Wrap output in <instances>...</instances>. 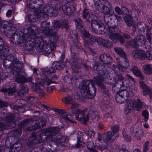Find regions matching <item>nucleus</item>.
Masks as SVG:
<instances>
[{"instance_id": "6ab92c4d", "label": "nucleus", "mask_w": 152, "mask_h": 152, "mask_svg": "<svg viewBox=\"0 0 152 152\" xmlns=\"http://www.w3.org/2000/svg\"><path fill=\"white\" fill-rule=\"evenodd\" d=\"M14 116L11 115L6 116V120L7 124H5L6 128L7 129H10L13 128L15 126V123L13 121ZM4 121H2L0 122V130H2L5 127V124H3Z\"/></svg>"}, {"instance_id": "423d86ee", "label": "nucleus", "mask_w": 152, "mask_h": 152, "mask_svg": "<svg viewBox=\"0 0 152 152\" xmlns=\"http://www.w3.org/2000/svg\"><path fill=\"white\" fill-rule=\"evenodd\" d=\"M60 7H58L56 6L53 8L51 6H48L46 7H44L40 12L37 10L34 14H29L28 15V20L29 21L34 22L40 21L42 18L47 19L48 16H51L54 11L60 9Z\"/></svg>"}, {"instance_id": "39448f33", "label": "nucleus", "mask_w": 152, "mask_h": 152, "mask_svg": "<svg viewBox=\"0 0 152 152\" xmlns=\"http://www.w3.org/2000/svg\"><path fill=\"white\" fill-rule=\"evenodd\" d=\"M81 96L83 98L92 99L95 96L96 88L93 86V83L91 80H83L79 86Z\"/></svg>"}, {"instance_id": "3c124183", "label": "nucleus", "mask_w": 152, "mask_h": 152, "mask_svg": "<svg viewBox=\"0 0 152 152\" xmlns=\"http://www.w3.org/2000/svg\"><path fill=\"white\" fill-rule=\"evenodd\" d=\"M60 89L61 91L65 92H68L70 90V89L69 88L67 87H60Z\"/></svg>"}, {"instance_id": "6e6552de", "label": "nucleus", "mask_w": 152, "mask_h": 152, "mask_svg": "<svg viewBox=\"0 0 152 152\" xmlns=\"http://www.w3.org/2000/svg\"><path fill=\"white\" fill-rule=\"evenodd\" d=\"M114 50L116 53L121 57V58L116 59L118 69L123 72H126L129 66L126 54L123 49L119 47L115 48Z\"/></svg>"}, {"instance_id": "ea45409f", "label": "nucleus", "mask_w": 152, "mask_h": 152, "mask_svg": "<svg viewBox=\"0 0 152 152\" xmlns=\"http://www.w3.org/2000/svg\"><path fill=\"white\" fill-rule=\"evenodd\" d=\"M72 33H74V34L73 35H72V37L73 38H75V39L73 40H72V41H73V42L74 44H76L78 42V39L77 38V31L76 30H74L73 31H72Z\"/></svg>"}, {"instance_id": "20e7f679", "label": "nucleus", "mask_w": 152, "mask_h": 152, "mask_svg": "<svg viewBox=\"0 0 152 152\" xmlns=\"http://www.w3.org/2000/svg\"><path fill=\"white\" fill-rule=\"evenodd\" d=\"M96 9L99 11L107 15L113 22L116 20L117 15L115 14L113 7L111 3L108 1L100 0L95 4Z\"/></svg>"}, {"instance_id": "a211bd4d", "label": "nucleus", "mask_w": 152, "mask_h": 152, "mask_svg": "<svg viewBox=\"0 0 152 152\" xmlns=\"http://www.w3.org/2000/svg\"><path fill=\"white\" fill-rule=\"evenodd\" d=\"M64 66V63L61 61L54 62L53 63L51 67L50 68L49 70L42 71L40 73L47 75V73H54L56 72V70H61Z\"/></svg>"}, {"instance_id": "473e14b6", "label": "nucleus", "mask_w": 152, "mask_h": 152, "mask_svg": "<svg viewBox=\"0 0 152 152\" xmlns=\"http://www.w3.org/2000/svg\"><path fill=\"white\" fill-rule=\"evenodd\" d=\"M144 73L147 75L152 74V68L149 64L145 65L143 67Z\"/></svg>"}, {"instance_id": "052dcab7", "label": "nucleus", "mask_w": 152, "mask_h": 152, "mask_svg": "<svg viewBox=\"0 0 152 152\" xmlns=\"http://www.w3.org/2000/svg\"><path fill=\"white\" fill-rule=\"evenodd\" d=\"M15 150V148H12L10 149L9 152H18L19 151V148H18V149H16V150Z\"/></svg>"}, {"instance_id": "4be33fe9", "label": "nucleus", "mask_w": 152, "mask_h": 152, "mask_svg": "<svg viewBox=\"0 0 152 152\" xmlns=\"http://www.w3.org/2000/svg\"><path fill=\"white\" fill-rule=\"evenodd\" d=\"M132 53L133 56L135 59L143 60L145 59V52L144 50H134Z\"/></svg>"}, {"instance_id": "a878e982", "label": "nucleus", "mask_w": 152, "mask_h": 152, "mask_svg": "<svg viewBox=\"0 0 152 152\" xmlns=\"http://www.w3.org/2000/svg\"><path fill=\"white\" fill-rule=\"evenodd\" d=\"M101 61L103 63L108 64L110 63L112 61V58L108 54H106L102 55L100 57Z\"/></svg>"}, {"instance_id": "4468645a", "label": "nucleus", "mask_w": 152, "mask_h": 152, "mask_svg": "<svg viewBox=\"0 0 152 152\" xmlns=\"http://www.w3.org/2000/svg\"><path fill=\"white\" fill-rule=\"evenodd\" d=\"M112 132H108L106 134H104L103 136L104 140H107L112 142L113 141L117 140L119 136L118 132L119 127L118 125H116L111 126Z\"/></svg>"}, {"instance_id": "f8f14e48", "label": "nucleus", "mask_w": 152, "mask_h": 152, "mask_svg": "<svg viewBox=\"0 0 152 152\" xmlns=\"http://www.w3.org/2000/svg\"><path fill=\"white\" fill-rule=\"evenodd\" d=\"M118 30L116 27H108L106 32V36L110 38L113 42L116 43L118 40L121 44L124 43V39L123 37L119 35L118 33Z\"/></svg>"}, {"instance_id": "72a5a7b5", "label": "nucleus", "mask_w": 152, "mask_h": 152, "mask_svg": "<svg viewBox=\"0 0 152 152\" xmlns=\"http://www.w3.org/2000/svg\"><path fill=\"white\" fill-rule=\"evenodd\" d=\"M64 80L66 83L69 84H73L75 80L78 79V78L73 76L72 77L70 76H66L64 77Z\"/></svg>"}, {"instance_id": "dca6fc26", "label": "nucleus", "mask_w": 152, "mask_h": 152, "mask_svg": "<svg viewBox=\"0 0 152 152\" xmlns=\"http://www.w3.org/2000/svg\"><path fill=\"white\" fill-rule=\"evenodd\" d=\"M8 47L6 45H0V52L1 58L4 61L7 60L11 61L14 60V57L11 55H7L8 53Z\"/></svg>"}, {"instance_id": "cd10ccee", "label": "nucleus", "mask_w": 152, "mask_h": 152, "mask_svg": "<svg viewBox=\"0 0 152 152\" xmlns=\"http://www.w3.org/2000/svg\"><path fill=\"white\" fill-rule=\"evenodd\" d=\"M39 2L41 4L43 3L42 0H31L29 2L30 7L32 9H37V5L40 6L41 4H39ZM40 7V6H39Z\"/></svg>"}, {"instance_id": "0eeeda50", "label": "nucleus", "mask_w": 152, "mask_h": 152, "mask_svg": "<svg viewBox=\"0 0 152 152\" xmlns=\"http://www.w3.org/2000/svg\"><path fill=\"white\" fill-rule=\"evenodd\" d=\"M111 70V69L110 68H108L107 69V70L105 71V72L100 71V72L98 73V77L96 78H94V83H96L97 86H99L100 87L103 89V92L104 94L108 96H110L108 90L106 88V86L102 83V80H106L108 79L109 80H111L112 79V77L111 76V74L110 72L109 71Z\"/></svg>"}, {"instance_id": "0e129e2a", "label": "nucleus", "mask_w": 152, "mask_h": 152, "mask_svg": "<svg viewBox=\"0 0 152 152\" xmlns=\"http://www.w3.org/2000/svg\"><path fill=\"white\" fill-rule=\"evenodd\" d=\"M99 147L101 150H103L107 149V146L106 145H99Z\"/></svg>"}, {"instance_id": "de8ad7c7", "label": "nucleus", "mask_w": 152, "mask_h": 152, "mask_svg": "<svg viewBox=\"0 0 152 152\" xmlns=\"http://www.w3.org/2000/svg\"><path fill=\"white\" fill-rule=\"evenodd\" d=\"M86 133L88 136L90 137H94L95 135L94 132L91 130H89L88 131H86Z\"/></svg>"}, {"instance_id": "9b49d317", "label": "nucleus", "mask_w": 152, "mask_h": 152, "mask_svg": "<svg viewBox=\"0 0 152 152\" xmlns=\"http://www.w3.org/2000/svg\"><path fill=\"white\" fill-rule=\"evenodd\" d=\"M70 109L72 112L76 114L75 116L76 119L82 123H86L88 121V118L87 116L85 115V113L87 111V109L86 108L83 110L77 109L80 105L74 100L72 103Z\"/></svg>"}, {"instance_id": "a18cd8bd", "label": "nucleus", "mask_w": 152, "mask_h": 152, "mask_svg": "<svg viewBox=\"0 0 152 152\" xmlns=\"http://www.w3.org/2000/svg\"><path fill=\"white\" fill-rule=\"evenodd\" d=\"M20 87L21 88L20 90L22 92H21L23 93H26L28 91V88L25 86L23 85H20Z\"/></svg>"}, {"instance_id": "393cba45", "label": "nucleus", "mask_w": 152, "mask_h": 152, "mask_svg": "<svg viewBox=\"0 0 152 152\" xmlns=\"http://www.w3.org/2000/svg\"><path fill=\"white\" fill-rule=\"evenodd\" d=\"M46 125V121L45 119H43L39 122L36 123L34 126L30 127L27 129L28 131H31L35 130L39 128L43 127Z\"/></svg>"}, {"instance_id": "2f4dec72", "label": "nucleus", "mask_w": 152, "mask_h": 152, "mask_svg": "<svg viewBox=\"0 0 152 152\" xmlns=\"http://www.w3.org/2000/svg\"><path fill=\"white\" fill-rule=\"evenodd\" d=\"M15 91L14 88H8L7 89L6 88H3L0 90V91L4 92L5 96L6 97H7L6 96L7 93L8 95L11 96Z\"/></svg>"}, {"instance_id": "e2e57ef3", "label": "nucleus", "mask_w": 152, "mask_h": 152, "mask_svg": "<svg viewBox=\"0 0 152 152\" xmlns=\"http://www.w3.org/2000/svg\"><path fill=\"white\" fill-rule=\"evenodd\" d=\"M150 98L152 99V88L149 89L148 93Z\"/></svg>"}, {"instance_id": "e433bc0d", "label": "nucleus", "mask_w": 152, "mask_h": 152, "mask_svg": "<svg viewBox=\"0 0 152 152\" xmlns=\"http://www.w3.org/2000/svg\"><path fill=\"white\" fill-rule=\"evenodd\" d=\"M62 9L65 13L67 15H71L73 11V10L71 9V7L62 6Z\"/></svg>"}, {"instance_id": "bb28decb", "label": "nucleus", "mask_w": 152, "mask_h": 152, "mask_svg": "<svg viewBox=\"0 0 152 152\" xmlns=\"http://www.w3.org/2000/svg\"><path fill=\"white\" fill-rule=\"evenodd\" d=\"M85 116H87L88 119L89 116H90L91 119L94 121L96 122L100 119V116L97 114L94 111L90 110L89 113L85 115Z\"/></svg>"}, {"instance_id": "69168bd1", "label": "nucleus", "mask_w": 152, "mask_h": 152, "mask_svg": "<svg viewBox=\"0 0 152 152\" xmlns=\"http://www.w3.org/2000/svg\"><path fill=\"white\" fill-rule=\"evenodd\" d=\"M121 11L122 13H124L127 10V9L124 7H121Z\"/></svg>"}, {"instance_id": "f03ea898", "label": "nucleus", "mask_w": 152, "mask_h": 152, "mask_svg": "<svg viewBox=\"0 0 152 152\" xmlns=\"http://www.w3.org/2000/svg\"><path fill=\"white\" fill-rule=\"evenodd\" d=\"M60 131L58 127L52 128L50 129L48 132L49 136H47V133L45 131L42 130H39L37 133H34L32 134L30 139V142L31 144H36L45 140L46 139L51 138V140L55 143L58 144L61 146L64 145L65 141V138L63 137H60L58 139H56L54 137L57 132Z\"/></svg>"}, {"instance_id": "5fc2aeb1", "label": "nucleus", "mask_w": 152, "mask_h": 152, "mask_svg": "<svg viewBox=\"0 0 152 152\" xmlns=\"http://www.w3.org/2000/svg\"><path fill=\"white\" fill-rule=\"evenodd\" d=\"M54 111L60 114H62L65 113L64 111L59 109H56Z\"/></svg>"}, {"instance_id": "774afa93", "label": "nucleus", "mask_w": 152, "mask_h": 152, "mask_svg": "<svg viewBox=\"0 0 152 152\" xmlns=\"http://www.w3.org/2000/svg\"><path fill=\"white\" fill-rule=\"evenodd\" d=\"M39 94L41 96H43L45 95V93L42 90H41Z\"/></svg>"}, {"instance_id": "bf43d9fd", "label": "nucleus", "mask_w": 152, "mask_h": 152, "mask_svg": "<svg viewBox=\"0 0 152 152\" xmlns=\"http://www.w3.org/2000/svg\"><path fill=\"white\" fill-rule=\"evenodd\" d=\"M12 14V11L10 10H9L7 12V13L6 14V16L7 17H10L11 16Z\"/></svg>"}, {"instance_id": "f704fd0d", "label": "nucleus", "mask_w": 152, "mask_h": 152, "mask_svg": "<svg viewBox=\"0 0 152 152\" xmlns=\"http://www.w3.org/2000/svg\"><path fill=\"white\" fill-rule=\"evenodd\" d=\"M74 100L73 99L72 96L69 95L66 96L62 99V101L66 104H71L72 102Z\"/></svg>"}, {"instance_id": "8fccbe9b", "label": "nucleus", "mask_w": 152, "mask_h": 152, "mask_svg": "<svg viewBox=\"0 0 152 152\" xmlns=\"http://www.w3.org/2000/svg\"><path fill=\"white\" fill-rule=\"evenodd\" d=\"M115 12L119 14H121L122 13L121 9L118 7H117L115 8Z\"/></svg>"}, {"instance_id": "c03bdc74", "label": "nucleus", "mask_w": 152, "mask_h": 152, "mask_svg": "<svg viewBox=\"0 0 152 152\" xmlns=\"http://www.w3.org/2000/svg\"><path fill=\"white\" fill-rule=\"evenodd\" d=\"M103 135L102 136V135L100 134H98V135L97 137V140L98 141L101 142H102V141H104V142H110V141H108L107 140H104L103 137V135Z\"/></svg>"}, {"instance_id": "a19ab883", "label": "nucleus", "mask_w": 152, "mask_h": 152, "mask_svg": "<svg viewBox=\"0 0 152 152\" xmlns=\"http://www.w3.org/2000/svg\"><path fill=\"white\" fill-rule=\"evenodd\" d=\"M122 134L124 139L126 141L129 142L131 140V137L128 135L125 131L123 132Z\"/></svg>"}, {"instance_id": "680f3d73", "label": "nucleus", "mask_w": 152, "mask_h": 152, "mask_svg": "<svg viewBox=\"0 0 152 152\" xmlns=\"http://www.w3.org/2000/svg\"><path fill=\"white\" fill-rule=\"evenodd\" d=\"M52 83H53V82L50 79H46V82L45 83L47 84V86H49Z\"/></svg>"}, {"instance_id": "f3484780", "label": "nucleus", "mask_w": 152, "mask_h": 152, "mask_svg": "<svg viewBox=\"0 0 152 152\" xmlns=\"http://www.w3.org/2000/svg\"><path fill=\"white\" fill-rule=\"evenodd\" d=\"M81 35L84 40V46L86 47L91 45L92 42L96 41L97 38L93 36L90 35L89 32L86 31H82Z\"/></svg>"}, {"instance_id": "79ce46f5", "label": "nucleus", "mask_w": 152, "mask_h": 152, "mask_svg": "<svg viewBox=\"0 0 152 152\" xmlns=\"http://www.w3.org/2000/svg\"><path fill=\"white\" fill-rule=\"evenodd\" d=\"M146 58L148 60H152V51H147L145 53V58Z\"/></svg>"}, {"instance_id": "49530a36", "label": "nucleus", "mask_w": 152, "mask_h": 152, "mask_svg": "<svg viewBox=\"0 0 152 152\" xmlns=\"http://www.w3.org/2000/svg\"><path fill=\"white\" fill-rule=\"evenodd\" d=\"M84 145V143L78 138L77 140V143L76 145L75 146L76 147H80L81 146H83Z\"/></svg>"}, {"instance_id": "864d4df0", "label": "nucleus", "mask_w": 152, "mask_h": 152, "mask_svg": "<svg viewBox=\"0 0 152 152\" xmlns=\"http://www.w3.org/2000/svg\"><path fill=\"white\" fill-rule=\"evenodd\" d=\"M104 117L105 118H111L112 117L111 113L110 112H106L104 114Z\"/></svg>"}, {"instance_id": "13d9d810", "label": "nucleus", "mask_w": 152, "mask_h": 152, "mask_svg": "<svg viewBox=\"0 0 152 152\" xmlns=\"http://www.w3.org/2000/svg\"><path fill=\"white\" fill-rule=\"evenodd\" d=\"M13 146L16 148V149H17L18 148H19V151L20 150V143H19V145H18V143H16Z\"/></svg>"}, {"instance_id": "58836bf2", "label": "nucleus", "mask_w": 152, "mask_h": 152, "mask_svg": "<svg viewBox=\"0 0 152 152\" xmlns=\"http://www.w3.org/2000/svg\"><path fill=\"white\" fill-rule=\"evenodd\" d=\"M76 27L78 29H80L83 27L82 22L80 19H76L75 21Z\"/></svg>"}, {"instance_id": "338daca9", "label": "nucleus", "mask_w": 152, "mask_h": 152, "mask_svg": "<svg viewBox=\"0 0 152 152\" xmlns=\"http://www.w3.org/2000/svg\"><path fill=\"white\" fill-rule=\"evenodd\" d=\"M119 152H129L125 148H122L120 149Z\"/></svg>"}, {"instance_id": "c85d7f7f", "label": "nucleus", "mask_w": 152, "mask_h": 152, "mask_svg": "<svg viewBox=\"0 0 152 152\" xmlns=\"http://www.w3.org/2000/svg\"><path fill=\"white\" fill-rule=\"evenodd\" d=\"M133 136L136 139L140 140L143 136V130L140 128H138L135 131Z\"/></svg>"}, {"instance_id": "9d476101", "label": "nucleus", "mask_w": 152, "mask_h": 152, "mask_svg": "<svg viewBox=\"0 0 152 152\" xmlns=\"http://www.w3.org/2000/svg\"><path fill=\"white\" fill-rule=\"evenodd\" d=\"M113 80H114V82H115V83L111 82L109 83L113 86V87L117 86L118 88H126L129 86L130 81H134V78L128 74L126 75V78L124 79L121 75H116V76L113 78Z\"/></svg>"}, {"instance_id": "ddd939ff", "label": "nucleus", "mask_w": 152, "mask_h": 152, "mask_svg": "<svg viewBox=\"0 0 152 152\" xmlns=\"http://www.w3.org/2000/svg\"><path fill=\"white\" fill-rule=\"evenodd\" d=\"M143 106L144 103L139 99L134 100L129 99L127 101L125 110L126 113H129L133 109L136 110H140Z\"/></svg>"}, {"instance_id": "412c9836", "label": "nucleus", "mask_w": 152, "mask_h": 152, "mask_svg": "<svg viewBox=\"0 0 152 152\" xmlns=\"http://www.w3.org/2000/svg\"><path fill=\"white\" fill-rule=\"evenodd\" d=\"M129 96V93L127 90L125 89L122 90L116 95V102L119 104H122L124 102L125 97H128Z\"/></svg>"}, {"instance_id": "4c0bfd02", "label": "nucleus", "mask_w": 152, "mask_h": 152, "mask_svg": "<svg viewBox=\"0 0 152 152\" xmlns=\"http://www.w3.org/2000/svg\"><path fill=\"white\" fill-rule=\"evenodd\" d=\"M133 72L134 74L137 76H139L141 75V73L139 69L135 66H133L130 69Z\"/></svg>"}, {"instance_id": "7c9ffc66", "label": "nucleus", "mask_w": 152, "mask_h": 152, "mask_svg": "<svg viewBox=\"0 0 152 152\" xmlns=\"http://www.w3.org/2000/svg\"><path fill=\"white\" fill-rule=\"evenodd\" d=\"M124 19L127 26H130L134 24V22L133 19L130 15H126L124 17Z\"/></svg>"}, {"instance_id": "37998d69", "label": "nucleus", "mask_w": 152, "mask_h": 152, "mask_svg": "<svg viewBox=\"0 0 152 152\" xmlns=\"http://www.w3.org/2000/svg\"><path fill=\"white\" fill-rule=\"evenodd\" d=\"M142 116L144 117L145 121H147V120L148 118V112L146 110H145L142 112Z\"/></svg>"}, {"instance_id": "4d7b16f0", "label": "nucleus", "mask_w": 152, "mask_h": 152, "mask_svg": "<svg viewBox=\"0 0 152 152\" xmlns=\"http://www.w3.org/2000/svg\"><path fill=\"white\" fill-rule=\"evenodd\" d=\"M55 89L54 86H51L48 87L47 89V91L49 92H50Z\"/></svg>"}, {"instance_id": "603ef678", "label": "nucleus", "mask_w": 152, "mask_h": 152, "mask_svg": "<svg viewBox=\"0 0 152 152\" xmlns=\"http://www.w3.org/2000/svg\"><path fill=\"white\" fill-rule=\"evenodd\" d=\"M149 142H146L144 146L143 152H146L148 150V146L149 145Z\"/></svg>"}, {"instance_id": "6e6d98bb", "label": "nucleus", "mask_w": 152, "mask_h": 152, "mask_svg": "<svg viewBox=\"0 0 152 152\" xmlns=\"http://www.w3.org/2000/svg\"><path fill=\"white\" fill-rule=\"evenodd\" d=\"M136 88L135 87L132 86L129 88V90L130 92H132V93H133L134 91H136Z\"/></svg>"}, {"instance_id": "aec40b11", "label": "nucleus", "mask_w": 152, "mask_h": 152, "mask_svg": "<svg viewBox=\"0 0 152 152\" xmlns=\"http://www.w3.org/2000/svg\"><path fill=\"white\" fill-rule=\"evenodd\" d=\"M16 67H15L13 70V73L15 75H18V76L16 77V81L18 83L30 82L31 81L32 78L31 77H27L22 75H20L19 74V71L21 70L19 68L18 71H16L17 69Z\"/></svg>"}, {"instance_id": "c756f323", "label": "nucleus", "mask_w": 152, "mask_h": 152, "mask_svg": "<svg viewBox=\"0 0 152 152\" xmlns=\"http://www.w3.org/2000/svg\"><path fill=\"white\" fill-rule=\"evenodd\" d=\"M140 87L142 90V93L143 95L145 96L148 95L149 88L147 87L144 82L143 81H140Z\"/></svg>"}, {"instance_id": "c9c22d12", "label": "nucleus", "mask_w": 152, "mask_h": 152, "mask_svg": "<svg viewBox=\"0 0 152 152\" xmlns=\"http://www.w3.org/2000/svg\"><path fill=\"white\" fill-rule=\"evenodd\" d=\"M8 23L6 21H2L0 20V29L2 32H5V29L8 27Z\"/></svg>"}, {"instance_id": "2eb2a0df", "label": "nucleus", "mask_w": 152, "mask_h": 152, "mask_svg": "<svg viewBox=\"0 0 152 152\" xmlns=\"http://www.w3.org/2000/svg\"><path fill=\"white\" fill-rule=\"evenodd\" d=\"M70 61H72L71 64L72 68L73 71L75 73L78 72V70L80 68L88 69L86 64L83 63L82 60L79 58L75 57L72 59H71Z\"/></svg>"}, {"instance_id": "7ed1b4c3", "label": "nucleus", "mask_w": 152, "mask_h": 152, "mask_svg": "<svg viewBox=\"0 0 152 152\" xmlns=\"http://www.w3.org/2000/svg\"><path fill=\"white\" fill-rule=\"evenodd\" d=\"M138 29L142 31H144L145 29H146V38L142 35H140L136 37L134 40H132L129 42V44L134 48H137L142 44H145L146 42H148L150 44L152 43V38L151 35L150 34V29L147 27L144 23H142L138 25Z\"/></svg>"}, {"instance_id": "f257e3e1", "label": "nucleus", "mask_w": 152, "mask_h": 152, "mask_svg": "<svg viewBox=\"0 0 152 152\" xmlns=\"http://www.w3.org/2000/svg\"><path fill=\"white\" fill-rule=\"evenodd\" d=\"M50 22L46 23L43 21L41 23V29L42 31L47 33L50 37H52L54 42H52V40H49L48 42L44 41L42 38L37 36L36 35L38 33L37 28L34 26H31L28 29V33L29 37L31 38V41L33 43V46L36 47L37 50L39 52H42L44 53H51L56 47V44L55 42L58 39V37L56 36L55 32L52 30H49Z\"/></svg>"}, {"instance_id": "1a4fd4ad", "label": "nucleus", "mask_w": 152, "mask_h": 152, "mask_svg": "<svg viewBox=\"0 0 152 152\" xmlns=\"http://www.w3.org/2000/svg\"><path fill=\"white\" fill-rule=\"evenodd\" d=\"M83 17L89 22H91V27L93 31L96 32L97 28L104 27L103 23L95 15L88 13V11L85 9L83 12Z\"/></svg>"}, {"instance_id": "b1692460", "label": "nucleus", "mask_w": 152, "mask_h": 152, "mask_svg": "<svg viewBox=\"0 0 152 152\" xmlns=\"http://www.w3.org/2000/svg\"><path fill=\"white\" fill-rule=\"evenodd\" d=\"M96 42L99 45H102L107 48L111 47L112 43L107 40H105L102 38L98 37L96 38Z\"/></svg>"}, {"instance_id": "5701e85b", "label": "nucleus", "mask_w": 152, "mask_h": 152, "mask_svg": "<svg viewBox=\"0 0 152 152\" xmlns=\"http://www.w3.org/2000/svg\"><path fill=\"white\" fill-rule=\"evenodd\" d=\"M68 24V21L66 20H60L54 21L53 26L56 28H62L66 27Z\"/></svg>"}, {"instance_id": "09e8293b", "label": "nucleus", "mask_w": 152, "mask_h": 152, "mask_svg": "<svg viewBox=\"0 0 152 152\" xmlns=\"http://www.w3.org/2000/svg\"><path fill=\"white\" fill-rule=\"evenodd\" d=\"M64 119L71 122L72 121V116L70 115H66L64 117Z\"/></svg>"}]
</instances>
